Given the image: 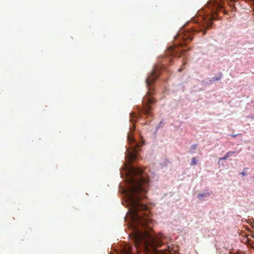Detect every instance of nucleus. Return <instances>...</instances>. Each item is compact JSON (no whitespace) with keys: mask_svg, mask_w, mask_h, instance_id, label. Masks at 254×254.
Masks as SVG:
<instances>
[{"mask_svg":"<svg viewBox=\"0 0 254 254\" xmlns=\"http://www.w3.org/2000/svg\"><path fill=\"white\" fill-rule=\"evenodd\" d=\"M129 173L128 187L124 193L133 227L132 239L136 247L143 244L151 247L155 251L164 244L166 237L163 234L156 235L150 231L152 219L147 206L141 201L146 197L148 179L140 168L131 167Z\"/></svg>","mask_w":254,"mask_h":254,"instance_id":"f257e3e1","label":"nucleus"},{"mask_svg":"<svg viewBox=\"0 0 254 254\" xmlns=\"http://www.w3.org/2000/svg\"><path fill=\"white\" fill-rule=\"evenodd\" d=\"M223 7L219 4L215 0H211L205 9H202V13L205 15L199 17L196 20L195 26L191 29H181L175 37V40L178 41L180 46L187 45L192 39L193 33L202 31L203 34L206 33L205 28L211 26V21L216 18V14Z\"/></svg>","mask_w":254,"mask_h":254,"instance_id":"f03ea898","label":"nucleus"},{"mask_svg":"<svg viewBox=\"0 0 254 254\" xmlns=\"http://www.w3.org/2000/svg\"><path fill=\"white\" fill-rule=\"evenodd\" d=\"M158 70L157 68H154L146 79L148 91L145 96L143 98L142 103L143 105L142 111L147 116L150 115L151 107L149 104H153L156 101L155 99L152 98L151 96L154 90V88L152 84L156 81L159 75Z\"/></svg>","mask_w":254,"mask_h":254,"instance_id":"7ed1b4c3","label":"nucleus"},{"mask_svg":"<svg viewBox=\"0 0 254 254\" xmlns=\"http://www.w3.org/2000/svg\"><path fill=\"white\" fill-rule=\"evenodd\" d=\"M135 127L133 126L130 128V132L127 135V141L128 143L131 145L130 148L127 149V157H128L129 163H132L137 158V154L138 152L137 149L140 147L138 143H136L133 136V132L134 131Z\"/></svg>","mask_w":254,"mask_h":254,"instance_id":"20e7f679","label":"nucleus"},{"mask_svg":"<svg viewBox=\"0 0 254 254\" xmlns=\"http://www.w3.org/2000/svg\"><path fill=\"white\" fill-rule=\"evenodd\" d=\"M168 53H169L172 55L179 57L182 56L183 54L182 53H179L174 47H170V48L169 49Z\"/></svg>","mask_w":254,"mask_h":254,"instance_id":"39448f33","label":"nucleus"},{"mask_svg":"<svg viewBox=\"0 0 254 254\" xmlns=\"http://www.w3.org/2000/svg\"><path fill=\"white\" fill-rule=\"evenodd\" d=\"M119 254H131L130 247L127 246H125Z\"/></svg>","mask_w":254,"mask_h":254,"instance_id":"423d86ee","label":"nucleus"},{"mask_svg":"<svg viewBox=\"0 0 254 254\" xmlns=\"http://www.w3.org/2000/svg\"><path fill=\"white\" fill-rule=\"evenodd\" d=\"M235 153V151H229L223 157H221L219 158V160H225L227 159L229 156H231L233 154H234Z\"/></svg>","mask_w":254,"mask_h":254,"instance_id":"0eeeda50","label":"nucleus"},{"mask_svg":"<svg viewBox=\"0 0 254 254\" xmlns=\"http://www.w3.org/2000/svg\"><path fill=\"white\" fill-rule=\"evenodd\" d=\"M210 195V193L208 192L207 193H199L198 195V198L199 199L202 200V198L203 197H206Z\"/></svg>","mask_w":254,"mask_h":254,"instance_id":"6e6552de","label":"nucleus"},{"mask_svg":"<svg viewBox=\"0 0 254 254\" xmlns=\"http://www.w3.org/2000/svg\"><path fill=\"white\" fill-rule=\"evenodd\" d=\"M197 164V161L195 157H193L191 159V162L190 163L191 166L195 165Z\"/></svg>","mask_w":254,"mask_h":254,"instance_id":"1a4fd4ad","label":"nucleus"},{"mask_svg":"<svg viewBox=\"0 0 254 254\" xmlns=\"http://www.w3.org/2000/svg\"><path fill=\"white\" fill-rule=\"evenodd\" d=\"M196 147H197V145L194 144V145H192L191 147L192 149L195 150V149H196Z\"/></svg>","mask_w":254,"mask_h":254,"instance_id":"9d476101","label":"nucleus"},{"mask_svg":"<svg viewBox=\"0 0 254 254\" xmlns=\"http://www.w3.org/2000/svg\"><path fill=\"white\" fill-rule=\"evenodd\" d=\"M241 174L243 176H245L246 175V173L245 172H242Z\"/></svg>","mask_w":254,"mask_h":254,"instance_id":"9b49d317","label":"nucleus"},{"mask_svg":"<svg viewBox=\"0 0 254 254\" xmlns=\"http://www.w3.org/2000/svg\"><path fill=\"white\" fill-rule=\"evenodd\" d=\"M219 79H220L219 77H218V78H215L213 79V80H219Z\"/></svg>","mask_w":254,"mask_h":254,"instance_id":"f8f14e48","label":"nucleus"},{"mask_svg":"<svg viewBox=\"0 0 254 254\" xmlns=\"http://www.w3.org/2000/svg\"><path fill=\"white\" fill-rule=\"evenodd\" d=\"M182 70H183V68H182V67H181V68H180L178 69L179 71H181Z\"/></svg>","mask_w":254,"mask_h":254,"instance_id":"ddd939ff","label":"nucleus"},{"mask_svg":"<svg viewBox=\"0 0 254 254\" xmlns=\"http://www.w3.org/2000/svg\"><path fill=\"white\" fill-rule=\"evenodd\" d=\"M231 136L233 137H235L237 136V135H232Z\"/></svg>","mask_w":254,"mask_h":254,"instance_id":"4468645a","label":"nucleus"}]
</instances>
